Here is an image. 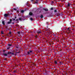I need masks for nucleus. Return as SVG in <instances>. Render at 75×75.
<instances>
[{
    "instance_id": "nucleus-41",
    "label": "nucleus",
    "mask_w": 75,
    "mask_h": 75,
    "mask_svg": "<svg viewBox=\"0 0 75 75\" xmlns=\"http://www.w3.org/2000/svg\"><path fill=\"white\" fill-rule=\"evenodd\" d=\"M38 0H36V1H38Z\"/></svg>"
},
{
    "instance_id": "nucleus-8",
    "label": "nucleus",
    "mask_w": 75,
    "mask_h": 75,
    "mask_svg": "<svg viewBox=\"0 0 75 75\" xmlns=\"http://www.w3.org/2000/svg\"><path fill=\"white\" fill-rule=\"evenodd\" d=\"M71 5V4L68 3V5H67V6L68 7H70V6Z\"/></svg>"
},
{
    "instance_id": "nucleus-23",
    "label": "nucleus",
    "mask_w": 75,
    "mask_h": 75,
    "mask_svg": "<svg viewBox=\"0 0 75 75\" xmlns=\"http://www.w3.org/2000/svg\"><path fill=\"white\" fill-rule=\"evenodd\" d=\"M29 51V52H30V53H31L32 52H33L32 51H31V50Z\"/></svg>"
},
{
    "instance_id": "nucleus-14",
    "label": "nucleus",
    "mask_w": 75,
    "mask_h": 75,
    "mask_svg": "<svg viewBox=\"0 0 75 75\" xmlns=\"http://www.w3.org/2000/svg\"><path fill=\"white\" fill-rule=\"evenodd\" d=\"M59 63L60 64V65H62V62H59Z\"/></svg>"
},
{
    "instance_id": "nucleus-7",
    "label": "nucleus",
    "mask_w": 75,
    "mask_h": 75,
    "mask_svg": "<svg viewBox=\"0 0 75 75\" xmlns=\"http://www.w3.org/2000/svg\"><path fill=\"white\" fill-rule=\"evenodd\" d=\"M4 17H7L8 16V14H5L4 15Z\"/></svg>"
},
{
    "instance_id": "nucleus-38",
    "label": "nucleus",
    "mask_w": 75,
    "mask_h": 75,
    "mask_svg": "<svg viewBox=\"0 0 75 75\" xmlns=\"http://www.w3.org/2000/svg\"><path fill=\"white\" fill-rule=\"evenodd\" d=\"M35 37L36 38H37V36H35Z\"/></svg>"
},
{
    "instance_id": "nucleus-17",
    "label": "nucleus",
    "mask_w": 75,
    "mask_h": 75,
    "mask_svg": "<svg viewBox=\"0 0 75 75\" xmlns=\"http://www.w3.org/2000/svg\"><path fill=\"white\" fill-rule=\"evenodd\" d=\"M9 34L10 35H11V31H10L9 32Z\"/></svg>"
},
{
    "instance_id": "nucleus-10",
    "label": "nucleus",
    "mask_w": 75,
    "mask_h": 75,
    "mask_svg": "<svg viewBox=\"0 0 75 75\" xmlns=\"http://www.w3.org/2000/svg\"><path fill=\"white\" fill-rule=\"evenodd\" d=\"M43 17H44V16H43V15H41L40 16V18H43Z\"/></svg>"
},
{
    "instance_id": "nucleus-45",
    "label": "nucleus",
    "mask_w": 75,
    "mask_h": 75,
    "mask_svg": "<svg viewBox=\"0 0 75 75\" xmlns=\"http://www.w3.org/2000/svg\"><path fill=\"white\" fill-rule=\"evenodd\" d=\"M28 4V3H27V4Z\"/></svg>"
},
{
    "instance_id": "nucleus-46",
    "label": "nucleus",
    "mask_w": 75,
    "mask_h": 75,
    "mask_svg": "<svg viewBox=\"0 0 75 75\" xmlns=\"http://www.w3.org/2000/svg\"><path fill=\"white\" fill-rule=\"evenodd\" d=\"M28 6V7H29V6Z\"/></svg>"
},
{
    "instance_id": "nucleus-37",
    "label": "nucleus",
    "mask_w": 75,
    "mask_h": 75,
    "mask_svg": "<svg viewBox=\"0 0 75 75\" xmlns=\"http://www.w3.org/2000/svg\"><path fill=\"white\" fill-rule=\"evenodd\" d=\"M12 24H14V22L12 23Z\"/></svg>"
},
{
    "instance_id": "nucleus-39",
    "label": "nucleus",
    "mask_w": 75,
    "mask_h": 75,
    "mask_svg": "<svg viewBox=\"0 0 75 75\" xmlns=\"http://www.w3.org/2000/svg\"><path fill=\"white\" fill-rule=\"evenodd\" d=\"M16 48H18V47H16Z\"/></svg>"
},
{
    "instance_id": "nucleus-12",
    "label": "nucleus",
    "mask_w": 75,
    "mask_h": 75,
    "mask_svg": "<svg viewBox=\"0 0 75 75\" xmlns=\"http://www.w3.org/2000/svg\"><path fill=\"white\" fill-rule=\"evenodd\" d=\"M21 13H24V11L22 10H21Z\"/></svg>"
},
{
    "instance_id": "nucleus-11",
    "label": "nucleus",
    "mask_w": 75,
    "mask_h": 75,
    "mask_svg": "<svg viewBox=\"0 0 75 75\" xmlns=\"http://www.w3.org/2000/svg\"><path fill=\"white\" fill-rule=\"evenodd\" d=\"M11 23L10 21H8L7 22L8 24H11Z\"/></svg>"
},
{
    "instance_id": "nucleus-2",
    "label": "nucleus",
    "mask_w": 75,
    "mask_h": 75,
    "mask_svg": "<svg viewBox=\"0 0 75 75\" xmlns=\"http://www.w3.org/2000/svg\"><path fill=\"white\" fill-rule=\"evenodd\" d=\"M70 28H71L70 27H69L68 28H67V30H68L69 31V33H68V34H72V31H71V30H69V29H70Z\"/></svg>"
},
{
    "instance_id": "nucleus-30",
    "label": "nucleus",
    "mask_w": 75,
    "mask_h": 75,
    "mask_svg": "<svg viewBox=\"0 0 75 75\" xmlns=\"http://www.w3.org/2000/svg\"><path fill=\"white\" fill-rule=\"evenodd\" d=\"M12 19L14 21L16 19L15 18H12Z\"/></svg>"
},
{
    "instance_id": "nucleus-15",
    "label": "nucleus",
    "mask_w": 75,
    "mask_h": 75,
    "mask_svg": "<svg viewBox=\"0 0 75 75\" xmlns=\"http://www.w3.org/2000/svg\"><path fill=\"white\" fill-rule=\"evenodd\" d=\"M18 18L20 21H21V18Z\"/></svg>"
},
{
    "instance_id": "nucleus-26",
    "label": "nucleus",
    "mask_w": 75,
    "mask_h": 75,
    "mask_svg": "<svg viewBox=\"0 0 75 75\" xmlns=\"http://www.w3.org/2000/svg\"><path fill=\"white\" fill-rule=\"evenodd\" d=\"M28 54H30V52L29 51L28 52Z\"/></svg>"
},
{
    "instance_id": "nucleus-43",
    "label": "nucleus",
    "mask_w": 75,
    "mask_h": 75,
    "mask_svg": "<svg viewBox=\"0 0 75 75\" xmlns=\"http://www.w3.org/2000/svg\"><path fill=\"white\" fill-rule=\"evenodd\" d=\"M47 24H48V22H47Z\"/></svg>"
},
{
    "instance_id": "nucleus-36",
    "label": "nucleus",
    "mask_w": 75,
    "mask_h": 75,
    "mask_svg": "<svg viewBox=\"0 0 75 75\" xmlns=\"http://www.w3.org/2000/svg\"><path fill=\"white\" fill-rule=\"evenodd\" d=\"M5 61H7V59H5Z\"/></svg>"
},
{
    "instance_id": "nucleus-27",
    "label": "nucleus",
    "mask_w": 75,
    "mask_h": 75,
    "mask_svg": "<svg viewBox=\"0 0 75 75\" xmlns=\"http://www.w3.org/2000/svg\"><path fill=\"white\" fill-rule=\"evenodd\" d=\"M51 10H53V8H51Z\"/></svg>"
},
{
    "instance_id": "nucleus-3",
    "label": "nucleus",
    "mask_w": 75,
    "mask_h": 75,
    "mask_svg": "<svg viewBox=\"0 0 75 75\" xmlns=\"http://www.w3.org/2000/svg\"><path fill=\"white\" fill-rule=\"evenodd\" d=\"M36 33H38V34H41V32L40 31V30H38L37 31Z\"/></svg>"
},
{
    "instance_id": "nucleus-35",
    "label": "nucleus",
    "mask_w": 75,
    "mask_h": 75,
    "mask_svg": "<svg viewBox=\"0 0 75 75\" xmlns=\"http://www.w3.org/2000/svg\"><path fill=\"white\" fill-rule=\"evenodd\" d=\"M15 18H17V17L15 16Z\"/></svg>"
},
{
    "instance_id": "nucleus-25",
    "label": "nucleus",
    "mask_w": 75,
    "mask_h": 75,
    "mask_svg": "<svg viewBox=\"0 0 75 75\" xmlns=\"http://www.w3.org/2000/svg\"><path fill=\"white\" fill-rule=\"evenodd\" d=\"M16 71L14 70L13 72V73H16Z\"/></svg>"
},
{
    "instance_id": "nucleus-22",
    "label": "nucleus",
    "mask_w": 75,
    "mask_h": 75,
    "mask_svg": "<svg viewBox=\"0 0 75 75\" xmlns=\"http://www.w3.org/2000/svg\"><path fill=\"white\" fill-rule=\"evenodd\" d=\"M13 10L15 11H16V10H17V9L16 8H14Z\"/></svg>"
},
{
    "instance_id": "nucleus-33",
    "label": "nucleus",
    "mask_w": 75,
    "mask_h": 75,
    "mask_svg": "<svg viewBox=\"0 0 75 75\" xmlns=\"http://www.w3.org/2000/svg\"><path fill=\"white\" fill-rule=\"evenodd\" d=\"M59 16V14H57V16Z\"/></svg>"
},
{
    "instance_id": "nucleus-31",
    "label": "nucleus",
    "mask_w": 75,
    "mask_h": 75,
    "mask_svg": "<svg viewBox=\"0 0 75 75\" xmlns=\"http://www.w3.org/2000/svg\"><path fill=\"white\" fill-rule=\"evenodd\" d=\"M16 21H18V19H16Z\"/></svg>"
},
{
    "instance_id": "nucleus-16",
    "label": "nucleus",
    "mask_w": 75,
    "mask_h": 75,
    "mask_svg": "<svg viewBox=\"0 0 75 75\" xmlns=\"http://www.w3.org/2000/svg\"><path fill=\"white\" fill-rule=\"evenodd\" d=\"M30 19L31 21H33V19L32 18H30Z\"/></svg>"
},
{
    "instance_id": "nucleus-9",
    "label": "nucleus",
    "mask_w": 75,
    "mask_h": 75,
    "mask_svg": "<svg viewBox=\"0 0 75 75\" xmlns=\"http://www.w3.org/2000/svg\"><path fill=\"white\" fill-rule=\"evenodd\" d=\"M54 64H56V65H57V61H54Z\"/></svg>"
},
{
    "instance_id": "nucleus-44",
    "label": "nucleus",
    "mask_w": 75,
    "mask_h": 75,
    "mask_svg": "<svg viewBox=\"0 0 75 75\" xmlns=\"http://www.w3.org/2000/svg\"><path fill=\"white\" fill-rule=\"evenodd\" d=\"M41 12V11H40L39 13H40Z\"/></svg>"
},
{
    "instance_id": "nucleus-18",
    "label": "nucleus",
    "mask_w": 75,
    "mask_h": 75,
    "mask_svg": "<svg viewBox=\"0 0 75 75\" xmlns=\"http://www.w3.org/2000/svg\"><path fill=\"white\" fill-rule=\"evenodd\" d=\"M10 21V22L11 23V21H12V19H10L9 20Z\"/></svg>"
},
{
    "instance_id": "nucleus-34",
    "label": "nucleus",
    "mask_w": 75,
    "mask_h": 75,
    "mask_svg": "<svg viewBox=\"0 0 75 75\" xmlns=\"http://www.w3.org/2000/svg\"><path fill=\"white\" fill-rule=\"evenodd\" d=\"M31 1H34V0H31Z\"/></svg>"
},
{
    "instance_id": "nucleus-6",
    "label": "nucleus",
    "mask_w": 75,
    "mask_h": 75,
    "mask_svg": "<svg viewBox=\"0 0 75 75\" xmlns=\"http://www.w3.org/2000/svg\"><path fill=\"white\" fill-rule=\"evenodd\" d=\"M43 10H45V11H48V9L45 8H43Z\"/></svg>"
},
{
    "instance_id": "nucleus-5",
    "label": "nucleus",
    "mask_w": 75,
    "mask_h": 75,
    "mask_svg": "<svg viewBox=\"0 0 75 75\" xmlns=\"http://www.w3.org/2000/svg\"><path fill=\"white\" fill-rule=\"evenodd\" d=\"M33 13H32L31 12H30L29 13V16H33Z\"/></svg>"
},
{
    "instance_id": "nucleus-20",
    "label": "nucleus",
    "mask_w": 75,
    "mask_h": 75,
    "mask_svg": "<svg viewBox=\"0 0 75 75\" xmlns=\"http://www.w3.org/2000/svg\"><path fill=\"white\" fill-rule=\"evenodd\" d=\"M1 33L2 34H4V33H3V31H1Z\"/></svg>"
},
{
    "instance_id": "nucleus-28",
    "label": "nucleus",
    "mask_w": 75,
    "mask_h": 75,
    "mask_svg": "<svg viewBox=\"0 0 75 75\" xmlns=\"http://www.w3.org/2000/svg\"><path fill=\"white\" fill-rule=\"evenodd\" d=\"M18 53H20V52H16V54H18Z\"/></svg>"
},
{
    "instance_id": "nucleus-13",
    "label": "nucleus",
    "mask_w": 75,
    "mask_h": 75,
    "mask_svg": "<svg viewBox=\"0 0 75 75\" xmlns=\"http://www.w3.org/2000/svg\"><path fill=\"white\" fill-rule=\"evenodd\" d=\"M8 46H9V47H11V46H12V44H8Z\"/></svg>"
},
{
    "instance_id": "nucleus-29",
    "label": "nucleus",
    "mask_w": 75,
    "mask_h": 75,
    "mask_svg": "<svg viewBox=\"0 0 75 75\" xmlns=\"http://www.w3.org/2000/svg\"><path fill=\"white\" fill-rule=\"evenodd\" d=\"M20 33V32H18V34H19Z\"/></svg>"
},
{
    "instance_id": "nucleus-32",
    "label": "nucleus",
    "mask_w": 75,
    "mask_h": 75,
    "mask_svg": "<svg viewBox=\"0 0 75 75\" xmlns=\"http://www.w3.org/2000/svg\"><path fill=\"white\" fill-rule=\"evenodd\" d=\"M52 4L53 3H54V1H52Z\"/></svg>"
},
{
    "instance_id": "nucleus-24",
    "label": "nucleus",
    "mask_w": 75,
    "mask_h": 75,
    "mask_svg": "<svg viewBox=\"0 0 75 75\" xmlns=\"http://www.w3.org/2000/svg\"><path fill=\"white\" fill-rule=\"evenodd\" d=\"M35 3L36 4H37V3H38V1H37L35 2Z\"/></svg>"
},
{
    "instance_id": "nucleus-21",
    "label": "nucleus",
    "mask_w": 75,
    "mask_h": 75,
    "mask_svg": "<svg viewBox=\"0 0 75 75\" xmlns=\"http://www.w3.org/2000/svg\"><path fill=\"white\" fill-rule=\"evenodd\" d=\"M10 47H7V50H9V49H10Z\"/></svg>"
},
{
    "instance_id": "nucleus-40",
    "label": "nucleus",
    "mask_w": 75,
    "mask_h": 75,
    "mask_svg": "<svg viewBox=\"0 0 75 75\" xmlns=\"http://www.w3.org/2000/svg\"><path fill=\"white\" fill-rule=\"evenodd\" d=\"M48 29H46V31H48Z\"/></svg>"
},
{
    "instance_id": "nucleus-4",
    "label": "nucleus",
    "mask_w": 75,
    "mask_h": 75,
    "mask_svg": "<svg viewBox=\"0 0 75 75\" xmlns=\"http://www.w3.org/2000/svg\"><path fill=\"white\" fill-rule=\"evenodd\" d=\"M4 21H2V23L3 24V25H5V22Z\"/></svg>"
},
{
    "instance_id": "nucleus-19",
    "label": "nucleus",
    "mask_w": 75,
    "mask_h": 75,
    "mask_svg": "<svg viewBox=\"0 0 75 75\" xmlns=\"http://www.w3.org/2000/svg\"><path fill=\"white\" fill-rule=\"evenodd\" d=\"M54 12H55V13H57V11L56 10H55Z\"/></svg>"
},
{
    "instance_id": "nucleus-1",
    "label": "nucleus",
    "mask_w": 75,
    "mask_h": 75,
    "mask_svg": "<svg viewBox=\"0 0 75 75\" xmlns=\"http://www.w3.org/2000/svg\"><path fill=\"white\" fill-rule=\"evenodd\" d=\"M6 51V50H4V49L3 50V55L5 56V57H6L8 55V54H12V55H14V53H12L11 52H8V53L5 52Z\"/></svg>"
},
{
    "instance_id": "nucleus-42",
    "label": "nucleus",
    "mask_w": 75,
    "mask_h": 75,
    "mask_svg": "<svg viewBox=\"0 0 75 75\" xmlns=\"http://www.w3.org/2000/svg\"><path fill=\"white\" fill-rule=\"evenodd\" d=\"M47 28H48V26H47Z\"/></svg>"
}]
</instances>
